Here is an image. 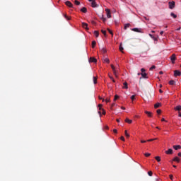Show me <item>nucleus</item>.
Returning a JSON list of instances; mask_svg holds the SVG:
<instances>
[{"mask_svg":"<svg viewBox=\"0 0 181 181\" xmlns=\"http://www.w3.org/2000/svg\"><path fill=\"white\" fill-rule=\"evenodd\" d=\"M111 68L116 78H118V71L115 69V66H114V65L112 64H111Z\"/></svg>","mask_w":181,"mask_h":181,"instance_id":"obj_1","label":"nucleus"},{"mask_svg":"<svg viewBox=\"0 0 181 181\" xmlns=\"http://www.w3.org/2000/svg\"><path fill=\"white\" fill-rule=\"evenodd\" d=\"M168 6H169V9H174V8L176 6V3L173 1H169Z\"/></svg>","mask_w":181,"mask_h":181,"instance_id":"obj_2","label":"nucleus"},{"mask_svg":"<svg viewBox=\"0 0 181 181\" xmlns=\"http://www.w3.org/2000/svg\"><path fill=\"white\" fill-rule=\"evenodd\" d=\"M170 60H171L173 64H175V61L176 60V54H173L170 56Z\"/></svg>","mask_w":181,"mask_h":181,"instance_id":"obj_3","label":"nucleus"},{"mask_svg":"<svg viewBox=\"0 0 181 181\" xmlns=\"http://www.w3.org/2000/svg\"><path fill=\"white\" fill-rule=\"evenodd\" d=\"M107 18H111V11L109 8L105 9Z\"/></svg>","mask_w":181,"mask_h":181,"instance_id":"obj_4","label":"nucleus"},{"mask_svg":"<svg viewBox=\"0 0 181 181\" xmlns=\"http://www.w3.org/2000/svg\"><path fill=\"white\" fill-rule=\"evenodd\" d=\"M175 77H177V76H181V72L179 70L174 71Z\"/></svg>","mask_w":181,"mask_h":181,"instance_id":"obj_5","label":"nucleus"},{"mask_svg":"<svg viewBox=\"0 0 181 181\" xmlns=\"http://www.w3.org/2000/svg\"><path fill=\"white\" fill-rule=\"evenodd\" d=\"M82 28H83V29H86V30H88V24L86 23H82Z\"/></svg>","mask_w":181,"mask_h":181,"instance_id":"obj_6","label":"nucleus"},{"mask_svg":"<svg viewBox=\"0 0 181 181\" xmlns=\"http://www.w3.org/2000/svg\"><path fill=\"white\" fill-rule=\"evenodd\" d=\"M173 162H177V163H179V162H180V159L179 158V157H175L171 161V163H173Z\"/></svg>","mask_w":181,"mask_h":181,"instance_id":"obj_7","label":"nucleus"},{"mask_svg":"<svg viewBox=\"0 0 181 181\" xmlns=\"http://www.w3.org/2000/svg\"><path fill=\"white\" fill-rule=\"evenodd\" d=\"M89 63H97V59L94 57H90L89 59Z\"/></svg>","mask_w":181,"mask_h":181,"instance_id":"obj_8","label":"nucleus"},{"mask_svg":"<svg viewBox=\"0 0 181 181\" xmlns=\"http://www.w3.org/2000/svg\"><path fill=\"white\" fill-rule=\"evenodd\" d=\"M65 5H66V6H69V8H73V4H71V2L69 1L65 2Z\"/></svg>","mask_w":181,"mask_h":181,"instance_id":"obj_9","label":"nucleus"},{"mask_svg":"<svg viewBox=\"0 0 181 181\" xmlns=\"http://www.w3.org/2000/svg\"><path fill=\"white\" fill-rule=\"evenodd\" d=\"M167 155H172L173 153V150L172 148H169L168 151H165Z\"/></svg>","mask_w":181,"mask_h":181,"instance_id":"obj_10","label":"nucleus"},{"mask_svg":"<svg viewBox=\"0 0 181 181\" xmlns=\"http://www.w3.org/2000/svg\"><path fill=\"white\" fill-rule=\"evenodd\" d=\"M98 107H99V110H102V114L103 115H105V110L104 109H102L101 107H103V105L101 104H99L98 105Z\"/></svg>","mask_w":181,"mask_h":181,"instance_id":"obj_11","label":"nucleus"},{"mask_svg":"<svg viewBox=\"0 0 181 181\" xmlns=\"http://www.w3.org/2000/svg\"><path fill=\"white\" fill-rule=\"evenodd\" d=\"M132 30L133 32H137L139 33H142V31H141V29H139V28H133V29H132Z\"/></svg>","mask_w":181,"mask_h":181,"instance_id":"obj_12","label":"nucleus"},{"mask_svg":"<svg viewBox=\"0 0 181 181\" xmlns=\"http://www.w3.org/2000/svg\"><path fill=\"white\" fill-rule=\"evenodd\" d=\"M91 6L92 8H97V3L94 0L91 1Z\"/></svg>","mask_w":181,"mask_h":181,"instance_id":"obj_13","label":"nucleus"},{"mask_svg":"<svg viewBox=\"0 0 181 181\" xmlns=\"http://www.w3.org/2000/svg\"><path fill=\"white\" fill-rule=\"evenodd\" d=\"M81 12H83V13H87V8L83 7L81 8Z\"/></svg>","mask_w":181,"mask_h":181,"instance_id":"obj_14","label":"nucleus"},{"mask_svg":"<svg viewBox=\"0 0 181 181\" xmlns=\"http://www.w3.org/2000/svg\"><path fill=\"white\" fill-rule=\"evenodd\" d=\"M100 52L103 54H105V53H107V49L103 47V48L100 49Z\"/></svg>","mask_w":181,"mask_h":181,"instance_id":"obj_15","label":"nucleus"},{"mask_svg":"<svg viewBox=\"0 0 181 181\" xmlns=\"http://www.w3.org/2000/svg\"><path fill=\"white\" fill-rule=\"evenodd\" d=\"M141 76L143 78H148V76H146L148 74H146V73H141Z\"/></svg>","mask_w":181,"mask_h":181,"instance_id":"obj_16","label":"nucleus"},{"mask_svg":"<svg viewBox=\"0 0 181 181\" xmlns=\"http://www.w3.org/2000/svg\"><path fill=\"white\" fill-rule=\"evenodd\" d=\"M173 148L175 151H177L178 149H181V146L180 145H177V146H173Z\"/></svg>","mask_w":181,"mask_h":181,"instance_id":"obj_17","label":"nucleus"},{"mask_svg":"<svg viewBox=\"0 0 181 181\" xmlns=\"http://www.w3.org/2000/svg\"><path fill=\"white\" fill-rule=\"evenodd\" d=\"M145 114H146V115H148V117H152V112H148V111H145Z\"/></svg>","mask_w":181,"mask_h":181,"instance_id":"obj_18","label":"nucleus"},{"mask_svg":"<svg viewBox=\"0 0 181 181\" xmlns=\"http://www.w3.org/2000/svg\"><path fill=\"white\" fill-rule=\"evenodd\" d=\"M175 83H176V82L173 80H171L169 81L170 86H175Z\"/></svg>","mask_w":181,"mask_h":181,"instance_id":"obj_19","label":"nucleus"},{"mask_svg":"<svg viewBox=\"0 0 181 181\" xmlns=\"http://www.w3.org/2000/svg\"><path fill=\"white\" fill-rule=\"evenodd\" d=\"M119 49L122 53H124V47H122V43L120 44Z\"/></svg>","mask_w":181,"mask_h":181,"instance_id":"obj_20","label":"nucleus"},{"mask_svg":"<svg viewBox=\"0 0 181 181\" xmlns=\"http://www.w3.org/2000/svg\"><path fill=\"white\" fill-rule=\"evenodd\" d=\"M170 16H172L174 19L177 18V15L175 14L174 13H170Z\"/></svg>","mask_w":181,"mask_h":181,"instance_id":"obj_21","label":"nucleus"},{"mask_svg":"<svg viewBox=\"0 0 181 181\" xmlns=\"http://www.w3.org/2000/svg\"><path fill=\"white\" fill-rule=\"evenodd\" d=\"M125 122H127V124H132V120H131L128 118H126Z\"/></svg>","mask_w":181,"mask_h":181,"instance_id":"obj_22","label":"nucleus"},{"mask_svg":"<svg viewBox=\"0 0 181 181\" xmlns=\"http://www.w3.org/2000/svg\"><path fill=\"white\" fill-rule=\"evenodd\" d=\"M175 110L176 111H180L181 110V106L180 105H177L175 107Z\"/></svg>","mask_w":181,"mask_h":181,"instance_id":"obj_23","label":"nucleus"},{"mask_svg":"<svg viewBox=\"0 0 181 181\" xmlns=\"http://www.w3.org/2000/svg\"><path fill=\"white\" fill-rule=\"evenodd\" d=\"M123 84H124L123 88L128 89V83L124 82Z\"/></svg>","mask_w":181,"mask_h":181,"instance_id":"obj_24","label":"nucleus"},{"mask_svg":"<svg viewBox=\"0 0 181 181\" xmlns=\"http://www.w3.org/2000/svg\"><path fill=\"white\" fill-rule=\"evenodd\" d=\"M64 16L65 18V19H66V21H70V19H71V17H69L67 15L64 14Z\"/></svg>","mask_w":181,"mask_h":181,"instance_id":"obj_25","label":"nucleus"},{"mask_svg":"<svg viewBox=\"0 0 181 181\" xmlns=\"http://www.w3.org/2000/svg\"><path fill=\"white\" fill-rule=\"evenodd\" d=\"M129 26H131V24L127 23L124 25V30H127V29H128V28H129Z\"/></svg>","mask_w":181,"mask_h":181,"instance_id":"obj_26","label":"nucleus"},{"mask_svg":"<svg viewBox=\"0 0 181 181\" xmlns=\"http://www.w3.org/2000/svg\"><path fill=\"white\" fill-rule=\"evenodd\" d=\"M95 45H97V42L95 41L92 42V48L94 49L95 47Z\"/></svg>","mask_w":181,"mask_h":181,"instance_id":"obj_27","label":"nucleus"},{"mask_svg":"<svg viewBox=\"0 0 181 181\" xmlns=\"http://www.w3.org/2000/svg\"><path fill=\"white\" fill-rule=\"evenodd\" d=\"M159 107H160V103H156L154 105V108H159Z\"/></svg>","mask_w":181,"mask_h":181,"instance_id":"obj_28","label":"nucleus"},{"mask_svg":"<svg viewBox=\"0 0 181 181\" xmlns=\"http://www.w3.org/2000/svg\"><path fill=\"white\" fill-rule=\"evenodd\" d=\"M94 35L95 36H96V37H98V36L100 35V33H98V31H94Z\"/></svg>","mask_w":181,"mask_h":181,"instance_id":"obj_29","label":"nucleus"},{"mask_svg":"<svg viewBox=\"0 0 181 181\" xmlns=\"http://www.w3.org/2000/svg\"><path fill=\"white\" fill-rule=\"evenodd\" d=\"M155 159L157 160V162H160V156H156Z\"/></svg>","mask_w":181,"mask_h":181,"instance_id":"obj_30","label":"nucleus"},{"mask_svg":"<svg viewBox=\"0 0 181 181\" xmlns=\"http://www.w3.org/2000/svg\"><path fill=\"white\" fill-rule=\"evenodd\" d=\"M124 134L127 138H129V134H128V132L127 130H125Z\"/></svg>","mask_w":181,"mask_h":181,"instance_id":"obj_31","label":"nucleus"},{"mask_svg":"<svg viewBox=\"0 0 181 181\" xmlns=\"http://www.w3.org/2000/svg\"><path fill=\"white\" fill-rule=\"evenodd\" d=\"M93 83L94 84H97V77L93 76Z\"/></svg>","mask_w":181,"mask_h":181,"instance_id":"obj_32","label":"nucleus"},{"mask_svg":"<svg viewBox=\"0 0 181 181\" xmlns=\"http://www.w3.org/2000/svg\"><path fill=\"white\" fill-rule=\"evenodd\" d=\"M118 98H119V96H118L117 95H115V98H114V101H117V100H118Z\"/></svg>","mask_w":181,"mask_h":181,"instance_id":"obj_33","label":"nucleus"},{"mask_svg":"<svg viewBox=\"0 0 181 181\" xmlns=\"http://www.w3.org/2000/svg\"><path fill=\"white\" fill-rule=\"evenodd\" d=\"M102 33L104 35V36H106L107 35V31L104 30H101Z\"/></svg>","mask_w":181,"mask_h":181,"instance_id":"obj_34","label":"nucleus"},{"mask_svg":"<svg viewBox=\"0 0 181 181\" xmlns=\"http://www.w3.org/2000/svg\"><path fill=\"white\" fill-rule=\"evenodd\" d=\"M107 30H108L109 33H110V35H112V36H114V33H112V31L111 30H110V28H107Z\"/></svg>","mask_w":181,"mask_h":181,"instance_id":"obj_35","label":"nucleus"},{"mask_svg":"<svg viewBox=\"0 0 181 181\" xmlns=\"http://www.w3.org/2000/svg\"><path fill=\"white\" fill-rule=\"evenodd\" d=\"M104 62H105V63H110V59L108 58H105Z\"/></svg>","mask_w":181,"mask_h":181,"instance_id":"obj_36","label":"nucleus"},{"mask_svg":"<svg viewBox=\"0 0 181 181\" xmlns=\"http://www.w3.org/2000/svg\"><path fill=\"white\" fill-rule=\"evenodd\" d=\"M156 139H148V140H147V142H152V141H156Z\"/></svg>","mask_w":181,"mask_h":181,"instance_id":"obj_37","label":"nucleus"},{"mask_svg":"<svg viewBox=\"0 0 181 181\" xmlns=\"http://www.w3.org/2000/svg\"><path fill=\"white\" fill-rule=\"evenodd\" d=\"M74 4L75 5H80V1L75 0Z\"/></svg>","mask_w":181,"mask_h":181,"instance_id":"obj_38","label":"nucleus"},{"mask_svg":"<svg viewBox=\"0 0 181 181\" xmlns=\"http://www.w3.org/2000/svg\"><path fill=\"white\" fill-rule=\"evenodd\" d=\"M148 176H152V175H153V173H152V171H148Z\"/></svg>","mask_w":181,"mask_h":181,"instance_id":"obj_39","label":"nucleus"},{"mask_svg":"<svg viewBox=\"0 0 181 181\" xmlns=\"http://www.w3.org/2000/svg\"><path fill=\"white\" fill-rule=\"evenodd\" d=\"M131 100L132 101H134V100H135V95H132Z\"/></svg>","mask_w":181,"mask_h":181,"instance_id":"obj_40","label":"nucleus"},{"mask_svg":"<svg viewBox=\"0 0 181 181\" xmlns=\"http://www.w3.org/2000/svg\"><path fill=\"white\" fill-rule=\"evenodd\" d=\"M156 69V66H155V65H153L151 68H150V70H153Z\"/></svg>","mask_w":181,"mask_h":181,"instance_id":"obj_41","label":"nucleus"},{"mask_svg":"<svg viewBox=\"0 0 181 181\" xmlns=\"http://www.w3.org/2000/svg\"><path fill=\"white\" fill-rule=\"evenodd\" d=\"M120 139L124 142V141H125V137H124V136H122L120 137Z\"/></svg>","mask_w":181,"mask_h":181,"instance_id":"obj_42","label":"nucleus"},{"mask_svg":"<svg viewBox=\"0 0 181 181\" xmlns=\"http://www.w3.org/2000/svg\"><path fill=\"white\" fill-rule=\"evenodd\" d=\"M144 155H145V156H146V157L151 156V153H146Z\"/></svg>","mask_w":181,"mask_h":181,"instance_id":"obj_43","label":"nucleus"},{"mask_svg":"<svg viewBox=\"0 0 181 181\" xmlns=\"http://www.w3.org/2000/svg\"><path fill=\"white\" fill-rule=\"evenodd\" d=\"M162 112V110H157V114H160Z\"/></svg>","mask_w":181,"mask_h":181,"instance_id":"obj_44","label":"nucleus"},{"mask_svg":"<svg viewBox=\"0 0 181 181\" xmlns=\"http://www.w3.org/2000/svg\"><path fill=\"white\" fill-rule=\"evenodd\" d=\"M170 179H171L172 180H173V175H170Z\"/></svg>","mask_w":181,"mask_h":181,"instance_id":"obj_45","label":"nucleus"},{"mask_svg":"<svg viewBox=\"0 0 181 181\" xmlns=\"http://www.w3.org/2000/svg\"><path fill=\"white\" fill-rule=\"evenodd\" d=\"M99 100H103V102L105 101V100H104V98H101L100 96H99Z\"/></svg>","mask_w":181,"mask_h":181,"instance_id":"obj_46","label":"nucleus"},{"mask_svg":"<svg viewBox=\"0 0 181 181\" xmlns=\"http://www.w3.org/2000/svg\"><path fill=\"white\" fill-rule=\"evenodd\" d=\"M113 132H114L115 134H117V133L118 132V131H117V129H113Z\"/></svg>","mask_w":181,"mask_h":181,"instance_id":"obj_47","label":"nucleus"},{"mask_svg":"<svg viewBox=\"0 0 181 181\" xmlns=\"http://www.w3.org/2000/svg\"><path fill=\"white\" fill-rule=\"evenodd\" d=\"M102 21H103V22H105V21H106L105 18L102 17Z\"/></svg>","mask_w":181,"mask_h":181,"instance_id":"obj_48","label":"nucleus"},{"mask_svg":"<svg viewBox=\"0 0 181 181\" xmlns=\"http://www.w3.org/2000/svg\"><path fill=\"white\" fill-rule=\"evenodd\" d=\"M141 73H144V72L145 71V69H144V68L141 69Z\"/></svg>","mask_w":181,"mask_h":181,"instance_id":"obj_49","label":"nucleus"},{"mask_svg":"<svg viewBox=\"0 0 181 181\" xmlns=\"http://www.w3.org/2000/svg\"><path fill=\"white\" fill-rule=\"evenodd\" d=\"M109 78H110V80H114V78L110 75H109Z\"/></svg>","mask_w":181,"mask_h":181,"instance_id":"obj_50","label":"nucleus"},{"mask_svg":"<svg viewBox=\"0 0 181 181\" xmlns=\"http://www.w3.org/2000/svg\"><path fill=\"white\" fill-rule=\"evenodd\" d=\"M141 144H145V142H146V141H145V140H141Z\"/></svg>","mask_w":181,"mask_h":181,"instance_id":"obj_51","label":"nucleus"},{"mask_svg":"<svg viewBox=\"0 0 181 181\" xmlns=\"http://www.w3.org/2000/svg\"><path fill=\"white\" fill-rule=\"evenodd\" d=\"M105 102H106V103H110V99L107 98V99L105 100Z\"/></svg>","mask_w":181,"mask_h":181,"instance_id":"obj_52","label":"nucleus"},{"mask_svg":"<svg viewBox=\"0 0 181 181\" xmlns=\"http://www.w3.org/2000/svg\"><path fill=\"white\" fill-rule=\"evenodd\" d=\"M160 35L162 36V35H163V31H160Z\"/></svg>","mask_w":181,"mask_h":181,"instance_id":"obj_53","label":"nucleus"},{"mask_svg":"<svg viewBox=\"0 0 181 181\" xmlns=\"http://www.w3.org/2000/svg\"><path fill=\"white\" fill-rule=\"evenodd\" d=\"M159 93H163V90H162L161 89L159 90Z\"/></svg>","mask_w":181,"mask_h":181,"instance_id":"obj_54","label":"nucleus"},{"mask_svg":"<svg viewBox=\"0 0 181 181\" xmlns=\"http://www.w3.org/2000/svg\"><path fill=\"white\" fill-rule=\"evenodd\" d=\"M159 74H163V71H160L159 72Z\"/></svg>","mask_w":181,"mask_h":181,"instance_id":"obj_55","label":"nucleus"},{"mask_svg":"<svg viewBox=\"0 0 181 181\" xmlns=\"http://www.w3.org/2000/svg\"><path fill=\"white\" fill-rule=\"evenodd\" d=\"M149 37H153V35H152L151 34H149Z\"/></svg>","mask_w":181,"mask_h":181,"instance_id":"obj_56","label":"nucleus"},{"mask_svg":"<svg viewBox=\"0 0 181 181\" xmlns=\"http://www.w3.org/2000/svg\"><path fill=\"white\" fill-rule=\"evenodd\" d=\"M178 156H180L181 158V153H178Z\"/></svg>","mask_w":181,"mask_h":181,"instance_id":"obj_57","label":"nucleus"},{"mask_svg":"<svg viewBox=\"0 0 181 181\" xmlns=\"http://www.w3.org/2000/svg\"><path fill=\"white\" fill-rule=\"evenodd\" d=\"M122 110H125V107H121Z\"/></svg>","mask_w":181,"mask_h":181,"instance_id":"obj_58","label":"nucleus"},{"mask_svg":"<svg viewBox=\"0 0 181 181\" xmlns=\"http://www.w3.org/2000/svg\"><path fill=\"white\" fill-rule=\"evenodd\" d=\"M114 105H115V103L112 104V107H114Z\"/></svg>","mask_w":181,"mask_h":181,"instance_id":"obj_59","label":"nucleus"},{"mask_svg":"<svg viewBox=\"0 0 181 181\" xmlns=\"http://www.w3.org/2000/svg\"><path fill=\"white\" fill-rule=\"evenodd\" d=\"M156 129H160V128H159V127H156Z\"/></svg>","mask_w":181,"mask_h":181,"instance_id":"obj_60","label":"nucleus"},{"mask_svg":"<svg viewBox=\"0 0 181 181\" xmlns=\"http://www.w3.org/2000/svg\"><path fill=\"white\" fill-rule=\"evenodd\" d=\"M179 117H181V112H179Z\"/></svg>","mask_w":181,"mask_h":181,"instance_id":"obj_61","label":"nucleus"},{"mask_svg":"<svg viewBox=\"0 0 181 181\" xmlns=\"http://www.w3.org/2000/svg\"><path fill=\"white\" fill-rule=\"evenodd\" d=\"M117 122H119V119H117Z\"/></svg>","mask_w":181,"mask_h":181,"instance_id":"obj_62","label":"nucleus"},{"mask_svg":"<svg viewBox=\"0 0 181 181\" xmlns=\"http://www.w3.org/2000/svg\"><path fill=\"white\" fill-rule=\"evenodd\" d=\"M161 121H165V118L161 119Z\"/></svg>","mask_w":181,"mask_h":181,"instance_id":"obj_63","label":"nucleus"},{"mask_svg":"<svg viewBox=\"0 0 181 181\" xmlns=\"http://www.w3.org/2000/svg\"><path fill=\"white\" fill-rule=\"evenodd\" d=\"M177 30H180V28H177Z\"/></svg>","mask_w":181,"mask_h":181,"instance_id":"obj_64","label":"nucleus"}]
</instances>
